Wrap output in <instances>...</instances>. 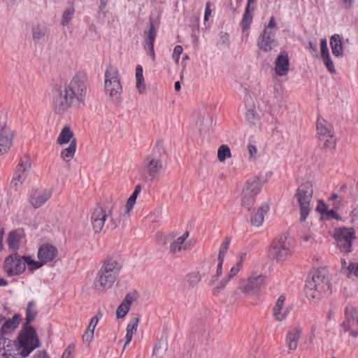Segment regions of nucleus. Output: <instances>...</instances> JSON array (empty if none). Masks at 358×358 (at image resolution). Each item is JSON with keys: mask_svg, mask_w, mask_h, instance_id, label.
Returning a JSON list of instances; mask_svg holds the SVG:
<instances>
[{"mask_svg": "<svg viewBox=\"0 0 358 358\" xmlns=\"http://www.w3.org/2000/svg\"><path fill=\"white\" fill-rule=\"evenodd\" d=\"M87 92V78L78 72L64 85L53 89V108L58 114H64L73 101L84 104Z\"/></svg>", "mask_w": 358, "mask_h": 358, "instance_id": "nucleus-1", "label": "nucleus"}, {"mask_svg": "<svg viewBox=\"0 0 358 358\" xmlns=\"http://www.w3.org/2000/svg\"><path fill=\"white\" fill-rule=\"evenodd\" d=\"M123 261L117 254L106 257L94 280L93 287L98 293L103 294L110 289L122 268Z\"/></svg>", "mask_w": 358, "mask_h": 358, "instance_id": "nucleus-2", "label": "nucleus"}, {"mask_svg": "<svg viewBox=\"0 0 358 358\" xmlns=\"http://www.w3.org/2000/svg\"><path fill=\"white\" fill-rule=\"evenodd\" d=\"M329 289L327 271L324 268H320L314 271L311 277L306 280L304 291L309 300L318 301Z\"/></svg>", "mask_w": 358, "mask_h": 358, "instance_id": "nucleus-3", "label": "nucleus"}, {"mask_svg": "<svg viewBox=\"0 0 358 358\" xmlns=\"http://www.w3.org/2000/svg\"><path fill=\"white\" fill-rule=\"evenodd\" d=\"M15 341L17 352L22 357H28L36 348L40 347L39 338L33 327H23Z\"/></svg>", "mask_w": 358, "mask_h": 358, "instance_id": "nucleus-4", "label": "nucleus"}, {"mask_svg": "<svg viewBox=\"0 0 358 358\" xmlns=\"http://www.w3.org/2000/svg\"><path fill=\"white\" fill-rule=\"evenodd\" d=\"M162 169L163 162L153 150L151 154L144 157L141 164L139 168L141 179L145 182H152Z\"/></svg>", "mask_w": 358, "mask_h": 358, "instance_id": "nucleus-5", "label": "nucleus"}, {"mask_svg": "<svg viewBox=\"0 0 358 358\" xmlns=\"http://www.w3.org/2000/svg\"><path fill=\"white\" fill-rule=\"evenodd\" d=\"M313 194V189L310 182L301 184L296 190L295 198L299 206L301 222H303L306 220L311 210L310 202Z\"/></svg>", "mask_w": 358, "mask_h": 358, "instance_id": "nucleus-6", "label": "nucleus"}, {"mask_svg": "<svg viewBox=\"0 0 358 358\" xmlns=\"http://www.w3.org/2000/svg\"><path fill=\"white\" fill-rule=\"evenodd\" d=\"M104 89L105 92L114 100L119 101L122 92L120 83V75L117 69L108 66L105 72Z\"/></svg>", "mask_w": 358, "mask_h": 358, "instance_id": "nucleus-7", "label": "nucleus"}, {"mask_svg": "<svg viewBox=\"0 0 358 358\" xmlns=\"http://www.w3.org/2000/svg\"><path fill=\"white\" fill-rule=\"evenodd\" d=\"M268 256L278 262H284L292 255L291 247L285 235H280L272 242Z\"/></svg>", "mask_w": 358, "mask_h": 358, "instance_id": "nucleus-8", "label": "nucleus"}, {"mask_svg": "<svg viewBox=\"0 0 358 358\" xmlns=\"http://www.w3.org/2000/svg\"><path fill=\"white\" fill-rule=\"evenodd\" d=\"M317 134L320 142L329 148H334L336 143V137L332 125L324 120L319 117L317 122Z\"/></svg>", "mask_w": 358, "mask_h": 358, "instance_id": "nucleus-9", "label": "nucleus"}, {"mask_svg": "<svg viewBox=\"0 0 358 358\" xmlns=\"http://www.w3.org/2000/svg\"><path fill=\"white\" fill-rule=\"evenodd\" d=\"M30 167L31 162L27 157L20 159L10 182L11 190L17 191L21 187L28 175Z\"/></svg>", "mask_w": 358, "mask_h": 358, "instance_id": "nucleus-10", "label": "nucleus"}, {"mask_svg": "<svg viewBox=\"0 0 358 358\" xmlns=\"http://www.w3.org/2000/svg\"><path fill=\"white\" fill-rule=\"evenodd\" d=\"M3 270L10 276L21 274L25 271L22 256L15 252L5 259Z\"/></svg>", "mask_w": 358, "mask_h": 358, "instance_id": "nucleus-11", "label": "nucleus"}, {"mask_svg": "<svg viewBox=\"0 0 358 358\" xmlns=\"http://www.w3.org/2000/svg\"><path fill=\"white\" fill-rule=\"evenodd\" d=\"M266 276L257 273H252L247 281H243L240 285L242 293L246 295L255 294L264 285Z\"/></svg>", "mask_w": 358, "mask_h": 358, "instance_id": "nucleus-12", "label": "nucleus"}, {"mask_svg": "<svg viewBox=\"0 0 358 358\" xmlns=\"http://www.w3.org/2000/svg\"><path fill=\"white\" fill-rule=\"evenodd\" d=\"M341 327L344 331H350L352 336H358V309L346 307L345 319Z\"/></svg>", "mask_w": 358, "mask_h": 358, "instance_id": "nucleus-13", "label": "nucleus"}, {"mask_svg": "<svg viewBox=\"0 0 358 358\" xmlns=\"http://www.w3.org/2000/svg\"><path fill=\"white\" fill-rule=\"evenodd\" d=\"M110 213H111V209H106L101 206H96L92 209L90 222L95 233H99L103 229Z\"/></svg>", "mask_w": 358, "mask_h": 358, "instance_id": "nucleus-14", "label": "nucleus"}, {"mask_svg": "<svg viewBox=\"0 0 358 358\" xmlns=\"http://www.w3.org/2000/svg\"><path fill=\"white\" fill-rule=\"evenodd\" d=\"M257 46L265 52H268L277 47L278 41L275 33L272 30L264 29L258 38Z\"/></svg>", "mask_w": 358, "mask_h": 358, "instance_id": "nucleus-15", "label": "nucleus"}, {"mask_svg": "<svg viewBox=\"0 0 358 358\" xmlns=\"http://www.w3.org/2000/svg\"><path fill=\"white\" fill-rule=\"evenodd\" d=\"M19 355L15 341L0 336V358H17Z\"/></svg>", "mask_w": 358, "mask_h": 358, "instance_id": "nucleus-16", "label": "nucleus"}, {"mask_svg": "<svg viewBox=\"0 0 358 358\" xmlns=\"http://www.w3.org/2000/svg\"><path fill=\"white\" fill-rule=\"evenodd\" d=\"M157 27L150 20L148 29L144 31V49L153 61L155 59L154 43L157 36Z\"/></svg>", "mask_w": 358, "mask_h": 358, "instance_id": "nucleus-17", "label": "nucleus"}, {"mask_svg": "<svg viewBox=\"0 0 358 358\" xmlns=\"http://www.w3.org/2000/svg\"><path fill=\"white\" fill-rule=\"evenodd\" d=\"M335 240L337 246L345 252L351 250L352 240L353 239V233L345 228L340 229L335 233Z\"/></svg>", "mask_w": 358, "mask_h": 358, "instance_id": "nucleus-18", "label": "nucleus"}, {"mask_svg": "<svg viewBox=\"0 0 358 358\" xmlns=\"http://www.w3.org/2000/svg\"><path fill=\"white\" fill-rule=\"evenodd\" d=\"M13 138V131L8 125H2L0 129V155L8 152L12 146Z\"/></svg>", "mask_w": 358, "mask_h": 358, "instance_id": "nucleus-19", "label": "nucleus"}, {"mask_svg": "<svg viewBox=\"0 0 358 358\" xmlns=\"http://www.w3.org/2000/svg\"><path fill=\"white\" fill-rule=\"evenodd\" d=\"M38 258L43 264L54 261L58 256V250L56 247L50 244L42 245L38 250Z\"/></svg>", "mask_w": 358, "mask_h": 358, "instance_id": "nucleus-20", "label": "nucleus"}, {"mask_svg": "<svg viewBox=\"0 0 358 358\" xmlns=\"http://www.w3.org/2000/svg\"><path fill=\"white\" fill-rule=\"evenodd\" d=\"M51 192L43 188L33 189L30 195L31 204L35 208L43 206L50 197Z\"/></svg>", "mask_w": 358, "mask_h": 358, "instance_id": "nucleus-21", "label": "nucleus"}, {"mask_svg": "<svg viewBox=\"0 0 358 358\" xmlns=\"http://www.w3.org/2000/svg\"><path fill=\"white\" fill-rule=\"evenodd\" d=\"M285 296L284 295H281L277 299L273 308V315L274 318L279 322L284 320L290 311L289 307L285 306Z\"/></svg>", "mask_w": 358, "mask_h": 358, "instance_id": "nucleus-22", "label": "nucleus"}, {"mask_svg": "<svg viewBox=\"0 0 358 358\" xmlns=\"http://www.w3.org/2000/svg\"><path fill=\"white\" fill-rule=\"evenodd\" d=\"M21 317L20 314H15L11 319L6 320L1 327L0 336L8 337L10 334L17 329Z\"/></svg>", "mask_w": 358, "mask_h": 358, "instance_id": "nucleus-23", "label": "nucleus"}, {"mask_svg": "<svg viewBox=\"0 0 358 358\" xmlns=\"http://www.w3.org/2000/svg\"><path fill=\"white\" fill-rule=\"evenodd\" d=\"M189 231H185L182 236L173 241L169 246V253L172 255H175L182 250H187L189 245L186 242V240L189 237Z\"/></svg>", "mask_w": 358, "mask_h": 358, "instance_id": "nucleus-24", "label": "nucleus"}, {"mask_svg": "<svg viewBox=\"0 0 358 358\" xmlns=\"http://www.w3.org/2000/svg\"><path fill=\"white\" fill-rule=\"evenodd\" d=\"M289 71V59L287 55H280L275 62V71L279 76H285Z\"/></svg>", "mask_w": 358, "mask_h": 358, "instance_id": "nucleus-25", "label": "nucleus"}, {"mask_svg": "<svg viewBox=\"0 0 358 358\" xmlns=\"http://www.w3.org/2000/svg\"><path fill=\"white\" fill-rule=\"evenodd\" d=\"M301 334V329L299 327H296L288 332L286 338V343L289 350L294 351L297 348Z\"/></svg>", "mask_w": 358, "mask_h": 358, "instance_id": "nucleus-26", "label": "nucleus"}, {"mask_svg": "<svg viewBox=\"0 0 358 358\" xmlns=\"http://www.w3.org/2000/svg\"><path fill=\"white\" fill-rule=\"evenodd\" d=\"M269 208V206L267 203H262L257 213L251 215V223L255 227L261 226L264 222V215L268 213Z\"/></svg>", "mask_w": 358, "mask_h": 358, "instance_id": "nucleus-27", "label": "nucleus"}, {"mask_svg": "<svg viewBox=\"0 0 358 358\" xmlns=\"http://www.w3.org/2000/svg\"><path fill=\"white\" fill-rule=\"evenodd\" d=\"M141 190V185H137L135 187L134 190L132 194L128 199V200H127V201L126 203V205L124 207L123 217L124 218H127V217H129L130 212L131 211V210L134 208V204L136 203V198H137L138 194L140 193Z\"/></svg>", "mask_w": 358, "mask_h": 358, "instance_id": "nucleus-28", "label": "nucleus"}, {"mask_svg": "<svg viewBox=\"0 0 358 358\" xmlns=\"http://www.w3.org/2000/svg\"><path fill=\"white\" fill-rule=\"evenodd\" d=\"M263 186V182L259 177H253L248 180L245 190H248L249 193H251L257 196Z\"/></svg>", "mask_w": 358, "mask_h": 358, "instance_id": "nucleus-29", "label": "nucleus"}, {"mask_svg": "<svg viewBox=\"0 0 358 358\" xmlns=\"http://www.w3.org/2000/svg\"><path fill=\"white\" fill-rule=\"evenodd\" d=\"M38 314L36 303L34 301H30L28 303L26 309V318L25 323L24 324V327H31L30 323L33 322Z\"/></svg>", "mask_w": 358, "mask_h": 358, "instance_id": "nucleus-30", "label": "nucleus"}, {"mask_svg": "<svg viewBox=\"0 0 358 358\" xmlns=\"http://www.w3.org/2000/svg\"><path fill=\"white\" fill-rule=\"evenodd\" d=\"M330 45L334 55L336 57H341L343 55L341 38L338 34H334L331 37Z\"/></svg>", "mask_w": 358, "mask_h": 358, "instance_id": "nucleus-31", "label": "nucleus"}, {"mask_svg": "<svg viewBox=\"0 0 358 358\" xmlns=\"http://www.w3.org/2000/svg\"><path fill=\"white\" fill-rule=\"evenodd\" d=\"M138 322L139 319L138 317H133L130 320L127 327L124 347L131 342L134 333L137 330Z\"/></svg>", "mask_w": 358, "mask_h": 358, "instance_id": "nucleus-32", "label": "nucleus"}, {"mask_svg": "<svg viewBox=\"0 0 358 358\" xmlns=\"http://www.w3.org/2000/svg\"><path fill=\"white\" fill-rule=\"evenodd\" d=\"M76 139L73 138L69 145L61 152V158L66 162H70L74 157L76 150Z\"/></svg>", "mask_w": 358, "mask_h": 358, "instance_id": "nucleus-33", "label": "nucleus"}, {"mask_svg": "<svg viewBox=\"0 0 358 358\" xmlns=\"http://www.w3.org/2000/svg\"><path fill=\"white\" fill-rule=\"evenodd\" d=\"M21 238V235L17 231L10 232L7 238V243L9 248L14 251L17 250Z\"/></svg>", "mask_w": 358, "mask_h": 358, "instance_id": "nucleus-34", "label": "nucleus"}, {"mask_svg": "<svg viewBox=\"0 0 358 358\" xmlns=\"http://www.w3.org/2000/svg\"><path fill=\"white\" fill-rule=\"evenodd\" d=\"M73 133L71 130L70 127L66 126L64 127L61 132L59 134V136L57 139V143L59 145H63L67 143H71L72 139H73Z\"/></svg>", "mask_w": 358, "mask_h": 358, "instance_id": "nucleus-35", "label": "nucleus"}, {"mask_svg": "<svg viewBox=\"0 0 358 358\" xmlns=\"http://www.w3.org/2000/svg\"><path fill=\"white\" fill-rule=\"evenodd\" d=\"M136 87L140 94H143L145 90V85L143 75V67L138 65L136 68Z\"/></svg>", "mask_w": 358, "mask_h": 358, "instance_id": "nucleus-36", "label": "nucleus"}, {"mask_svg": "<svg viewBox=\"0 0 358 358\" xmlns=\"http://www.w3.org/2000/svg\"><path fill=\"white\" fill-rule=\"evenodd\" d=\"M32 37L34 41L43 39L47 33V29L44 26L40 24L33 25L31 27Z\"/></svg>", "mask_w": 358, "mask_h": 358, "instance_id": "nucleus-37", "label": "nucleus"}, {"mask_svg": "<svg viewBox=\"0 0 358 358\" xmlns=\"http://www.w3.org/2000/svg\"><path fill=\"white\" fill-rule=\"evenodd\" d=\"M255 195L249 193L248 190H243L242 206L248 210H250L255 201Z\"/></svg>", "mask_w": 358, "mask_h": 358, "instance_id": "nucleus-38", "label": "nucleus"}, {"mask_svg": "<svg viewBox=\"0 0 358 358\" xmlns=\"http://www.w3.org/2000/svg\"><path fill=\"white\" fill-rule=\"evenodd\" d=\"M24 266L26 264L28 266V268L31 271L36 270L40 268L43 264L41 261L38 259V261H36L33 259L30 256H22Z\"/></svg>", "mask_w": 358, "mask_h": 358, "instance_id": "nucleus-39", "label": "nucleus"}, {"mask_svg": "<svg viewBox=\"0 0 358 358\" xmlns=\"http://www.w3.org/2000/svg\"><path fill=\"white\" fill-rule=\"evenodd\" d=\"M252 18L251 10H248V8H246L241 22V26L243 31L250 27Z\"/></svg>", "mask_w": 358, "mask_h": 358, "instance_id": "nucleus-40", "label": "nucleus"}, {"mask_svg": "<svg viewBox=\"0 0 358 358\" xmlns=\"http://www.w3.org/2000/svg\"><path fill=\"white\" fill-rule=\"evenodd\" d=\"M109 209H111V213H110L108 217H110V220L108 222V225L111 228H116L119 227L121 224V215H123L124 211L122 213H120V214H114L113 213V206H111Z\"/></svg>", "mask_w": 358, "mask_h": 358, "instance_id": "nucleus-41", "label": "nucleus"}, {"mask_svg": "<svg viewBox=\"0 0 358 358\" xmlns=\"http://www.w3.org/2000/svg\"><path fill=\"white\" fill-rule=\"evenodd\" d=\"M201 279V275L199 272H193L187 275L186 281L189 286L194 287L196 286Z\"/></svg>", "mask_w": 358, "mask_h": 358, "instance_id": "nucleus-42", "label": "nucleus"}, {"mask_svg": "<svg viewBox=\"0 0 358 358\" xmlns=\"http://www.w3.org/2000/svg\"><path fill=\"white\" fill-rule=\"evenodd\" d=\"M341 205V201H336L333 203V208L334 209L331 210H327L325 213L324 214V217L326 219H338L339 216L336 212V210L338 209L340 207Z\"/></svg>", "mask_w": 358, "mask_h": 358, "instance_id": "nucleus-43", "label": "nucleus"}, {"mask_svg": "<svg viewBox=\"0 0 358 358\" xmlns=\"http://www.w3.org/2000/svg\"><path fill=\"white\" fill-rule=\"evenodd\" d=\"M231 157V151L228 145H222L217 150V158L220 162H224L227 157Z\"/></svg>", "mask_w": 358, "mask_h": 358, "instance_id": "nucleus-44", "label": "nucleus"}, {"mask_svg": "<svg viewBox=\"0 0 358 358\" xmlns=\"http://www.w3.org/2000/svg\"><path fill=\"white\" fill-rule=\"evenodd\" d=\"M73 14H74L73 8H71V7L67 8L62 15L61 24L63 26H66L69 23L71 20L72 19Z\"/></svg>", "mask_w": 358, "mask_h": 358, "instance_id": "nucleus-45", "label": "nucleus"}, {"mask_svg": "<svg viewBox=\"0 0 358 358\" xmlns=\"http://www.w3.org/2000/svg\"><path fill=\"white\" fill-rule=\"evenodd\" d=\"M231 238L229 237H226L224 241L222 243L219 255H218V260H223L224 261V257L225 254L227 253L229 244H230Z\"/></svg>", "mask_w": 358, "mask_h": 358, "instance_id": "nucleus-46", "label": "nucleus"}, {"mask_svg": "<svg viewBox=\"0 0 358 358\" xmlns=\"http://www.w3.org/2000/svg\"><path fill=\"white\" fill-rule=\"evenodd\" d=\"M129 310V303L122 302L118 306L116 312L117 318H123Z\"/></svg>", "mask_w": 358, "mask_h": 358, "instance_id": "nucleus-47", "label": "nucleus"}, {"mask_svg": "<svg viewBox=\"0 0 358 358\" xmlns=\"http://www.w3.org/2000/svg\"><path fill=\"white\" fill-rule=\"evenodd\" d=\"M247 120L251 124H255L258 120V115L252 109L248 110L245 113Z\"/></svg>", "mask_w": 358, "mask_h": 358, "instance_id": "nucleus-48", "label": "nucleus"}, {"mask_svg": "<svg viewBox=\"0 0 358 358\" xmlns=\"http://www.w3.org/2000/svg\"><path fill=\"white\" fill-rule=\"evenodd\" d=\"M94 329L87 327L85 334L83 336V341L85 343H90L94 337Z\"/></svg>", "mask_w": 358, "mask_h": 358, "instance_id": "nucleus-49", "label": "nucleus"}, {"mask_svg": "<svg viewBox=\"0 0 358 358\" xmlns=\"http://www.w3.org/2000/svg\"><path fill=\"white\" fill-rule=\"evenodd\" d=\"M320 49H321V56L322 58L330 56L326 38H322L321 40Z\"/></svg>", "mask_w": 358, "mask_h": 358, "instance_id": "nucleus-50", "label": "nucleus"}, {"mask_svg": "<svg viewBox=\"0 0 358 358\" xmlns=\"http://www.w3.org/2000/svg\"><path fill=\"white\" fill-rule=\"evenodd\" d=\"M242 262L241 261H239L238 262L235 266H234L230 271H229V273L228 275L229 276V279H231L232 278H234V276H236L237 275V273L239 272V271L241 270V267H242Z\"/></svg>", "mask_w": 358, "mask_h": 358, "instance_id": "nucleus-51", "label": "nucleus"}, {"mask_svg": "<svg viewBox=\"0 0 358 358\" xmlns=\"http://www.w3.org/2000/svg\"><path fill=\"white\" fill-rule=\"evenodd\" d=\"M322 59H323V62H324L326 67L327 68L328 71L331 73H336V70H335L333 62H332L331 59L330 58V56L324 57Z\"/></svg>", "mask_w": 358, "mask_h": 358, "instance_id": "nucleus-52", "label": "nucleus"}, {"mask_svg": "<svg viewBox=\"0 0 358 358\" xmlns=\"http://www.w3.org/2000/svg\"><path fill=\"white\" fill-rule=\"evenodd\" d=\"M222 264H223V260H222V259L218 260V263L217 265L216 275H214L212 277V278L210 281V284H213L217 280V278L221 275L222 269Z\"/></svg>", "mask_w": 358, "mask_h": 358, "instance_id": "nucleus-53", "label": "nucleus"}, {"mask_svg": "<svg viewBox=\"0 0 358 358\" xmlns=\"http://www.w3.org/2000/svg\"><path fill=\"white\" fill-rule=\"evenodd\" d=\"M230 280L231 279H229V276H227V278H224L220 282V285L213 289V294L214 295L217 294L220 290L223 289Z\"/></svg>", "mask_w": 358, "mask_h": 358, "instance_id": "nucleus-54", "label": "nucleus"}, {"mask_svg": "<svg viewBox=\"0 0 358 358\" xmlns=\"http://www.w3.org/2000/svg\"><path fill=\"white\" fill-rule=\"evenodd\" d=\"M327 209L328 206L324 202H323L322 201H318V204L316 207L317 211H318L319 213L324 215Z\"/></svg>", "mask_w": 358, "mask_h": 358, "instance_id": "nucleus-55", "label": "nucleus"}, {"mask_svg": "<svg viewBox=\"0 0 358 358\" xmlns=\"http://www.w3.org/2000/svg\"><path fill=\"white\" fill-rule=\"evenodd\" d=\"M348 270L350 273H353L356 277L358 278V264L350 263L348 266Z\"/></svg>", "mask_w": 358, "mask_h": 358, "instance_id": "nucleus-56", "label": "nucleus"}, {"mask_svg": "<svg viewBox=\"0 0 358 358\" xmlns=\"http://www.w3.org/2000/svg\"><path fill=\"white\" fill-rule=\"evenodd\" d=\"M182 52V47L181 45H178L174 48L173 57H176V62L178 61L179 57Z\"/></svg>", "mask_w": 358, "mask_h": 358, "instance_id": "nucleus-57", "label": "nucleus"}, {"mask_svg": "<svg viewBox=\"0 0 358 358\" xmlns=\"http://www.w3.org/2000/svg\"><path fill=\"white\" fill-rule=\"evenodd\" d=\"M210 6H211V3L209 1H208L206 4L204 21H208L209 16H210V15H211Z\"/></svg>", "mask_w": 358, "mask_h": 358, "instance_id": "nucleus-58", "label": "nucleus"}, {"mask_svg": "<svg viewBox=\"0 0 358 358\" xmlns=\"http://www.w3.org/2000/svg\"><path fill=\"white\" fill-rule=\"evenodd\" d=\"M210 268L211 264L210 262H205L201 268L202 275H206L209 273Z\"/></svg>", "mask_w": 358, "mask_h": 358, "instance_id": "nucleus-59", "label": "nucleus"}, {"mask_svg": "<svg viewBox=\"0 0 358 358\" xmlns=\"http://www.w3.org/2000/svg\"><path fill=\"white\" fill-rule=\"evenodd\" d=\"M220 38L223 43L227 44L229 42V35L226 32H221L220 34Z\"/></svg>", "mask_w": 358, "mask_h": 358, "instance_id": "nucleus-60", "label": "nucleus"}, {"mask_svg": "<svg viewBox=\"0 0 358 358\" xmlns=\"http://www.w3.org/2000/svg\"><path fill=\"white\" fill-rule=\"evenodd\" d=\"M34 358H50L45 351H38L35 355Z\"/></svg>", "mask_w": 358, "mask_h": 358, "instance_id": "nucleus-61", "label": "nucleus"}, {"mask_svg": "<svg viewBox=\"0 0 358 358\" xmlns=\"http://www.w3.org/2000/svg\"><path fill=\"white\" fill-rule=\"evenodd\" d=\"M98 322H99L98 317L96 316H94V317L91 318L88 327H90V328L94 329L96 326V324H97V323H98Z\"/></svg>", "mask_w": 358, "mask_h": 358, "instance_id": "nucleus-62", "label": "nucleus"}, {"mask_svg": "<svg viewBox=\"0 0 358 358\" xmlns=\"http://www.w3.org/2000/svg\"><path fill=\"white\" fill-rule=\"evenodd\" d=\"M275 27H276V23L275 22L274 17L272 16L270 18V20H269V22H268V25L264 29H268V30H271V29H273V28H274Z\"/></svg>", "mask_w": 358, "mask_h": 358, "instance_id": "nucleus-63", "label": "nucleus"}, {"mask_svg": "<svg viewBox=\"0 0 358 358\" xmlns=\"http://www.w3.org/2000/svg\"><path fill=\"white\" fill-rule=\"evenodd\" d=\"M248 151L250 152V156H254L257 152V148L255 145H248Z\"/></svg>", "mask_w": 358, "mask_h": 358, "instance_id": "nucleus-64", "label": "nucleus"}]
</instances>
